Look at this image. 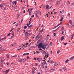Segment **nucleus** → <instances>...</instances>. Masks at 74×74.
<instances>
[{"mask_svg": "<svg viewBox=\"0 0 74 74\" xmlns=\"http://www.w3.org/2000/svg\"><path fill=\"white\" fill-rule=\"evenodd\" d=\"M61 0H57V1L56 4V5H58L60 4Z\"/></svg>", "mask_w": 74, "mask_h": 74, "instance_id": "f257e3e1", "label": "nucleus"}, {"mask_svg": "<svg viewBox=\"0 0 74 74\" xmlns=\"http://www.w3.org/2000/svg\"><path fill=\"white\" fill-rule=\"evenodd\" d=\"M38 48H42V43H39V45L38 46Z\"/></svg>", "mask_w": 74, "mask_h": 74, "instance_id": "f03ea898", "label": "nucleus"}, {"mask_svg": "<svg viewBox=\"0 0 74 74\" xmlns=\"http://www.w3.org/2000/svg\"><path fill=\"white\" fill-rule=\"evenodd\" d=\"M36 39L37 40L39 39L40 38V36L39 35V34L38 35L36 36Z\"/></svg>", "mask_w": 74, "mask_h": 74, "instance_id": "7ed1b4c3", "label": "nucleus"}, {"mask_svg": "<svg viewBox=\"0 0 74 74\" xmlns=\"http://www.w3.org/2000/svg\"><path fill=\"white\" fill-rule=\"evenodd\" d=\"M46 45H44V46H43V45H42V48L43 49H44L45 50L46 49Z\"/></svg>", "mask_w": 74, "mask_h": 74, "instance_id": "20e7f679", "label": "nucleus"}, {"mask_svg": "<svg viewBox=\"0 0 74 74\" xmlns=\"http://www.w3.org/2000/svg\"><path fill=\"white\" fill-rule=\"evenodd\" d=\"M12 3L14 5V4H15V5H16V1H13L12 2Z\"/></svg>", "mask_w": 74, "mask_h": 74, "instance_id": "39448f33", "label": "nucleus"}, {"mask_svg": "<svg viewBox=\"0 0 74 74\" xmlns=\"http://www.w3.org/2000/svg\"><path fill=\"white\" fill-rule=\"evenodd\" d=\"M64 38H65L64 36H63L62 37L61 39V40L62 41V40H63L64 39Z\"/></svg>", "mask_w": 74, "mask_h": 74, "instance_id": "423d86ee", "label": "nucleus"}, {"mask_svg": "<svg viewBox=\"0 0 74 74\" xmlns=\"http://www.w3.org/2000/svg\"><path fill=\"white\" fill-rule=\"evenodd\" d=\"M61 24H62V23H60V24H58L57 26H56L55 27H54V28H56L57 27H58L59 26V25H61Z\"/></svg>", "mask_w": 74, "mask_h": 74, "instance_id": "0eeeda50", "label": "nucleus"}, {"mask_svg": "<svg viewBox=\"0 0 74 74\" xmlns=\"http://www.w3.org/2000/svg\"><path fill=\"white\" fill-rule=\"evenodd\" d=\"M14 34H15L14 32V31H12V37L14 36Z\"/></svg>", "mask_w": 74, "mask_h": 74, "instance_id": "6e6552de", "label": "nucleus"}, {"mask_svg": "<svg viewBox=\"0 0 74 74\" xmlns=\"http://www.w3.org/2000/svg\"><path fill=\"white\" fill-rule=\"evenodd\" d=\"M10 70V69H8V70H6L5 71L6 73L8 74V73Z\"/></svg>", "mask_w": 74, "mask_h": 74, "instance_id": "1a4fd4ad", "label": "nucleus"}, {"mask_svg": "<svg viewBox=\"0 0 74 74\" xmlns=\"http://www.w3.org/2000/svg\"><path fill=\"white\" fill-rule=\"evenodd\" d=\"M46 7V9L47 10H48L49 7V5H47Z\"/></svg>", "mask_w": 74, "mask_h": 74, "instance_id": "9d476101", "label": "nucleus"}, {"mask_svg": "<svg viewBox=\"0 0 74 74\" xmlns=\"http://www.w3.org/2000/svg\"><path fill=\"white\" fill-rule=\"evenodd\" d=\"M59 63H55L54 65L55 66H58L59 64Z\"/></svg>", "mask_w": 74, "mask_h": 74, "instance_id": "9b49d317", "label": "nucleus"}, {"mask_svg": "<svg viewBox=\"0 0 74 74\" xmlns=\"http://www.w3.org/2000/svg\"><path fill=\"white\" fill-rule=\"evenodd\" d=\"M35 70H34V69H33L32 72V74H34L35 73Z\"/></svg>", "mask_w": 74, "mask_h": 74, "instance_id": "f8f14e48", "label": "nucleus"}, {"mask_svg": "<svg viewBox=\"0 0 74 74\" xmlns=\"http://www.w3.org/2000/svg\"><path fill=\"white\" fill-rule=\"evenodd\" d=\"M31 12H32V11H31V10H30L29 13V15H31Z\"/></svg>", "mask_w": 74, "mask_h": 74, "instance_id": "ddd939ff", "label": "nucleus"}, {"mask_svg": "<svg viewBox=\"0 0 74 74\" xmlns=\"http://www.w3.org/2000/svg\"><path fill=\"white\" fill-rule=\"evenodd\" d=\"M73 59H74V56H73V57L71 58L70 59V60H72Z\"/></svg>", "mask_w": 74, "mask_h": 74, "instance_id": "4468645a", "label": "nucleus"}, {"mask_svg": "<svg viewBox=\"0 0 74 74\" xmlns=\"http://www.w3.org/2000/svg\"><path fill=\"white\" fill-rule=\"evenodd\" d=\"M69 22L70 23V24H71L72 25L73 23H72V20H69Z\"/></svg>", "mask_w": 74, "mask_h": 74, "instance_id": "2eb2a0df", "label": "nucleus"}, {"mask_svg": "<svg viewBox=\"0 0 74 74\" xmlns=\"http://www.w3.org/2000/svg\"><path fill=\"white\" fill-rule=\"evenodd\" d=\"M6 56L7 58H10L9 55H8V54H6Z\"/></svg>", "mask_w": 74, "mask_h": 74, "instance_id": "dca6fc26", "label": "nucleus"}, {"mask_svg": "<svg viewBox=\"0 0 74 74\" xmlns=\"http://www.w3.org/2000/svg\"><path fill=\"white\" fill-rule=\"evenodd\" d=\"M1 61L2 63H3L5 62V60H3V59H1Z\"/></svg>", "mask_w": 74, "mask_h": 74, "instance_id": "f3484780", "label": "nucleus"}, {"mask_svg": "<svg viewBox=\"0 0 74 74\" xmlns=\"http://www.w3.org/2000/svg\"><path fill=\"white\" fill-rule=\"evenodd\" d=\"M44 64H46L47 65L48 64L46 62H44Z\"/></svg>", "mask_w": 74, "mask_h": 74, "instance_id": "a211bd4d", "label": "nucleus"}, {"mask_svg": "<svg viewBox=\"0 0 74 74\" xmlns=\"http://www.w3.org/2000/svg\"><path fill=\"white\" fill-rule=\"evenodd\" d=\"M27 55V53H24L23 54V56H24L25 55Z\"/></svg>", "mask_w": 74, "mask_h": 74, "instance_id": "6ab92c4d", "label": "nucleus"}, {"mask_svg": "<svg viewBox=\"0 0 74 74\" xmlns=\"http://www.w3.org/2000/svg\"><path fill=\"white\" fill-rule=\"evenodd\" d=\"M27 26H25V27L24 28V29L25 30L26 29H27Z\"/></svg>", "mask_w": 74, "mask_h": 74, "instance_id": "aec40b11", "label": "nucleus"}, {"mask_svg": "<svg viewBox=\"0 0 74 74\" xmlns=\"http://www.w3.org/2000/svg\"><path fill=\"white\" fill-rule=\"evenodd\" d=\"M17 55H15L14 56H12V58H14L15 57H17Z\"/></svg>", "mask_w": 74, "mask_h": 74, "instance_id": "412c9836", "label": "nucleus"}, {"mask_svg": "<svg viewBox=\"0 0 74 74\" xmlns=\"http://www.w3.org/2000/svg\"><path fill=\"white\" fill-rule=\"evenodd\" d=\"M63 17H62V18H61V19L60 20V21H62L63 19Z\"/></svg>", "mask_w": 74, "mask_h": 74, "instance_id": "4be33fe9", "label": "nucleus"}, {"mask_svg": "<svg viewBox=\"0 0 74 74\" xmlns=\"http://www.w3.org/2000/svg\"><path fill=\"white\" fill-rule=\"evenodd\" d=\"M67 69L66 68V67H64V71H66V70Z\"/></svg>", "mask_w": 74, "mask_h": 74, "instance_id": "5701e85b", "label": "nucleus"}, {"mask_svg": "<svg viewBox=\"0 0 74 74\" xmlns=\"http://www.w3.org/2000/svg\"><path fill=\"white\" fill-rule=\"evenodd\" d=\"M69 60L68 59H67V60H66V61H65L66 63H68L69 62Z\"/></svg>", "mask_w": 74, "mask_h": 74, "instance_id": "b1692460", "label": "nucleus"}, {"mask_svg": "<svg viewBox=\"0 0 74 74\" xmlns=\"http://www.w3.org/2000/svg\"><path fill=\"white\" fill-rule=\"evenodd\" d=\"M60 51V50H58V51H57V53H59V52Z\"/></svg>", "mask_w": 74, "mask_h": 74, "instance_id": "393cba45", "label": "nucleus"}, {"mask_svg": "<svg viewBox=\"0 0 74 74\" xmlns=\"http://www.w3.org/2000/svg\"><path fill=\"white\" fill-rule=\"evenodd\" d=\"M26 59H23V62H25L26 61Z\"/></svg>", "mask_w": 74, "mask_h": 74, "instance_id": "a878e982", "label": "nucleus"}, {"mask_svg": "<svg viewBox=\"0 0 74 74\" xmlns=\"http://www.w3.org/2000/svg\"><path fill=\"white\" fill-rule=\"evenodd\" d=\"M67 4H70V3L69 1H67Z\"/></svg>", "mask_w": 74, "mask_h": 74, "instance_id": "bb28decb", "label": "nucleus"}, {"mask_svg": "<svg viewBox=\"0 0 74 74\" xmlns=\"http://www.w3.org/2000/svg\"><path fill=\"white\" fill-rule=\"evenodd\" d=\"M22 60H23L22 59H21L19 60V62H20L21 63V62H22Z\"/></svg>", "mask_w": 74, "mask_h": 74, "instance_id": "cd10ccee", "label": "nucleus"}, {"mask_svg": "<svg viewBox=\"0 0 74 74\" xmlns=\"http://www.w3.org/2000/svg\"><path fill=\"white\" fill-rule=\"evenodd\" d=\"M54 71V69H51V71Z\"/></svg>", "mask_w": 74, "mask_h": 74, "instance_id": "c85d7f7f", "label": "nucleus"}, {"mask_svg": "<svg viewBox=\"0 0 74 74\" xmlns=\"http://www.w3.org/2000/svg\"><path fill=\"white\" fill-rule=\"evenodd\" d=\"M29 25H30V24H29H29H28L27 25V27H29Z\"/></svg>", "mask_w": 74, "mask_h": 74, "instance_id": "c756f323", "label": "nucleus"}, {"mask_svg": "<svg viewBox=\"0 0 74 74\" xmlns=\"http://www.w3.org/2000/svg\"><path fill=\"white\" fill-rule=\"evenodd\" d=\"M44 31V29L43 28L40 31V32H42V31Z\"/></svg>", "mask_w": 74, "mask_h": 74, "instance_id": "7c9ffc66", "label": "nucleus"}, {"mask_svg": "<svg viewBox=\"0 0 74 74\" xmlns=\"http://www.w3.org/2000/svg\"><path fill=\"white\" fill-rule=\"evenodd\" d=\"M64 29V27H62V28H61V30L62 31H63V30Z\"/></svg>", "mask_w": 74, "mask_h": 74, "instance_id": "2f4dec72", "label": "nucleus"}, {"mask_svg": "<svg viewBox=\"0 0 74 74\" xmlns=\"http://www.w3.org/2000/svg\"><path fill=\"white\" fill-rule=\"evenodd\" d=\"M54 63L53 61H52L51 62V63Z\"/></svg>", "mask_w": 74, "mask_h": 74, "instance_id": "473e14b6", "label": "nucleus"}, {"mask_svg": "<svg viewBox=\"0 0 74 74\" xmlns=\"http://www.w3.org/2000/svg\"><path fill=\"white\" fill-rule=\"evenodd\" d=\"M73 37H74V35H73L72 37L71 38V40H72V39H73Z\"/></svg>", "mask_w": 74, "mask_h": 74, "instance_id": "72a5a7b5", "label": "nucleus"}, {"mask_svg": "<svg viewBox=\"0 0 74 74\" xmlns=\"http://www.w3.org/2000/svg\"><path fill=\"white\" fill-rule=\"evenodd\" d=\"M25 34L26 35H29V34H28V32H25Z\"/></svg>", "mask_w": 74, "mask_h": 74, "instance_id": "f704fd0d", "label": "nucleus"}, {"mask_svg": "<svg viewBox=\"0 0 74 74\" xmlns=\"http://www.w3.org/2000/svg\"><path fill=\"white\" fill-rule=\"evenodd\" d=\"M68 16H69V17H70L71 15L70 14H68Z\"/></svg>", "mask_w": 74, "mask_h": 74, "instance_id": "c9c22d12", "label": "nucleus"}, {"mask_svg": "<svg viewBox=\"0 0 74 74\" xmlns=\"http://www.w3.org/2000/svg\"><path fill=\"white\" fill-rule=\"evenodd\" d=\"M10 35H11V33H9V34L8 35V36H10Z\"/></svg>", "mask_w": 74, "mask_h": 74, "instance_id": "e433bc0d", "label": "nucleus"}, {"mask_svg": "<svg viewBox=\"0 0 74 74\" xmlns=\"http://www.w3.org/2000/svg\"><path fill=\"white\" fill-rule=\"evenodd\" d=\"M61 7H62V8H63V7H64L63 5H62L61 6Z\"/></svg>", "mask_w": 74, "mask_h": 74, "instance_id": "4c0bfd02", "label": "nucleus"}, {"mask_svg": "<svg viewBox=\"0 0 74 74\" xmlns=\"http://www.w3.org/2000/svg\"><path fill=\"white\" fill-rule=\"evenodd\" d=\"M24 29L23 30V31H24V33H25V31H26V30H25V29Z\"/></svg>", "mask_w": 74, "mask_h": 74, "instance_id": "58836bf2", "label": "nucleus"}, {"mask_svg": "<svg viewBox=\"0 0 74 74\" xmlns=\"http://www.w3.org/2000/svg\"><path fill=\"white\" fill-rule=\"evenodd\" d=\"M4 40V38H2V39H1V40Z\"/></svg>", "mask_w": 74, "mask_h": 74, "instance_id": "ea45409f", "label": "nucleus"}, {"mask_svg": "<svg viewBox=\"0 0 74 74\" xmlns=\"http://www.w3.org/2000/svg\"><path fill=\"white\" fill-rule=\"evenodd\" d=\"M32 27V25H30L29 27V28H31Z\"/></svg>", "mask_w": 74, "mask_h": 74, "instance_id": "a19ab883", "label": "nucleus"}, {"mask_svg": "<svg viewBox=\"0 0 74 74\" xmlns=\"http://www.w3.org/2000/svg\"><path fill=\"white\" fill-rule=\"evenodd\" d=\"M29 25H30V23H31V21H30H30H29Z\"/></svg>", "mask_w": 74, "mask_h": 74, "instance_id": "79ce46f5", "label": "nucleus"}, {"mask_svg": "<svg viewBox=\"0 0 74 74\" xmlns=\"http://www.w3.org/2000/svg\"><path fill=\"white\" fill-rule=\"evenodd\" d=\"M34 15H32L31 17L32 18H33V17H34Z\"/></svg>", "mask_w": 74, "mask_h": 74, "instance_id": "37998d69", "label": "nucleus"}, {"mask_svg": "<svg viewBox=\"0 0 74 74\" xmlns=\"http://www.w3.org/2000/svg\"><path fill=\"white\" fill-rule=\"evenodd\" d=\"M0 6L1 7H3V5H1L0 4Z\"/></svg>", "mask_w": 74, "mask_h": 74, "instance_id": "c03bdc74", "label": "nucleus"}, {"mask_svg": "<svg viewBox=\"0 0 74 74\" xmlns=\"http://www.w3.org/2000/svg\"><path fill=\"white\" fill-rule=\"evenodd\" d=\"M23 13H25V10H24Z\"/></svg>", "mask_w": 74, "mask_h": 74, "instance_id": "a18cd8bd", "label": "nucleus"}, {"mask_svg": "<svg viewBox=\"0 0 74 74\" xmlns=\"http://www.w3.org/2000/svg\"><path fill=\"white\" fill-rule=\"evenodd\" d=\"M47 66H45V68L46 69L47 68Z\"/></svg>", "mask_w": 74, "mask_h": 74, "instance_id": "49530a36", "label": "nucleus"}, {"mask_svg": "<svg viewBox=\"0 0 74 74\" xmlns=\"http://www.w3.org/2000/svg\"><path fill=\"white\" fill-rule=\"evenodd\" d=\"M36 53H39V51H36Z\"/></svg>", "mask_w": 74, "mask_h": 74, "instance_id": "de8ad7c7", "label": "nucleus"}, {"mask_svg": "<svg viewBox=\"0 0 74 74\" xmlns=\"http://www.w3.org/2000/svg\"><path fill=\"white\" fill-rule=\"evenodd\" d=\"M35 64H36V66H38V63H36Z\"/></svg>", "mask_w": 74, "mask_h": 74, "instance_id": "09e8293b", "label": "nucleus"}, {"mask_svg": "<svg viewBox=\"0 0 74 74\" xmlns=\"http://www.w3.org/2000/svg\"><path fill=\"white\" fill-rule=\"evenodd\" d=\"M54 36H56V33H54Z\"/></svg>", "mask_w": 74, "mask_h": 74, "instance_id": "8fccbe9b", "label": "nucleus"}, {"mask_svg": "<svg viewBox=\"0 0 74 74\" xmlns=\"http://www.w3.org/2000/svg\"><path fill=\"white\" fill-rule=\"evenodd\" d=\"M21 29L20 28H18V31H20V30Z\"/></svg>", "mask_w": 74, "mask_h": 74, "instance_id": "3c124183", "label": "nucleus"}, {"mask_svg": "<svg viewBox=\"0 0 74 74\" xmlns=\"http://www.w3.org/2000/svg\"><path fill=\"white\" fill-rule=\"evenodd\" d=\"M29 56H27V59H29Z\"/></svg>", "mask_w": 74, "mask_h": 74, "instance_id": "603ef678", "label": "nucleus"}, {"mask_svg": "<svg viewBox=\"0 0 74 74\" xmlns=\"http://www.w3.org/2000/svg\"><path fill=\"white\" fill-rule=\"evenodd\" d=\"M30 10V8H28V10H27V11H28V12Z\"/></svg>", "mask_w": 74, "mask_h": 74, "instance_id": "864d4df0", "label": "nucleus"}, {"mask_svg": "<svg viewBox=\"0 0 74 74\" xmlns=\"http://www.w3.org/2000/svg\"><path fill=\"white\" fill-rule=\"evenodd\" d=\"M23 19H22V21H21V23H22L23 21Z\"/></svg>", "mask_w": 74, "mask_h": 74, "instance_id": "5fc2aeb1", "label": "nucleus"}, {"mask_svg": "<svg viewBox=\"0 0 74 74\" xmlns=\"http://www.w3.org/2000/svg\"><path fill=\"white\" fill-rule=\"evenodd\" d=\"M7 38V36H5V37H4V39H6Z\"/></svg>", "mask_w": 74, "mask_h": 74, "instance_id": "6e6d98bb", "label": "nucleus"}, {"mask_svg": "<svg viewBox=\"0 0 74 74\" xmlns=\"http://www.w3.org/2000/svg\"><path fill=\"white\" fill-rule=\"evenodd\" d=\"M32 10H33V8H31V11H32Z\"/></svg>", "mask_w": 74, "mask_h": 74, "instance_id": "4d7b16f0", "label": "nucleus"}, {"mask_svg": "<svg viewBox=\"0 0 74 74\" xmlns=\"http://www.w3.org/2000/svg\"><path fill=\"white\" fill-rule=\"evenodd\" d=\"M36 16H37L38 17V15H37V14H36Z\"/></svg>", "mask_w": 74, "mask_h": 74, "instance_id": "13d9d810", "label": "nucleus"}, {"mask_svg": "<svg viewBox=\"0 0 74 74\" xmlns=\"http://www.w3.org/2000/svg\"><path fill=\"white\" fill-rule=\"evenodd\" d=\"M56 14V12H54L53 14Z\"/></svg>", "mask_w": 74, "mask_h": 74, "instance_id": "bf43d9fd", "label": "nucleus"}, {"mask_svg": "<svg viewBox=\"0 0 74 74\" xmlns=\"http://www.w3.org/2000/svg\"><path fill=\"white\" fill-rule=\"evenodd\" d=\"M28 43H26V45L27 46L28 45Z\"/></svg>", "mask_w": 74, "mask_h": 74, "instance_id": "052dcab7", "label": "nucleus"}, {"mask_svg": "<svg viewBox=\"0 0 74 74\" xmlns=\"http://www.w3.org/2000/svg\"><path fill=\"white\" fill-rule=\"evenodd\" d=\"M32 18H30V21H32Z\"/></svg>", "mask_w": 74, "mask_h": 74, "instance_id": "680f3d73", "label": "nucleus"}, {"mask_svg": "<svg viewBox=\"0 0 74 74\" xmlns=\"http://www.w3.org/2000/svg\"><path fill=\"white\" fill-rule=\"evenodd\" d=\"M39 50H42V49L41 48H39Z\"/></svg>", "mask_w": 74, "mask_h": 74, "instance_id": "e2e57ef3", "label": "nucleus"}, {"mask_svg": "<svg viewBox=\"0 0 74 74\" xmlns=\"http://www.w3.org/2000/svg\"><path fill=\"white\" fill-rule=\"evenodd\" d=\"M34 59L35 60H37L36 59V58H34Z\"/></svg>", "mask_w": 74, "mask_h": 74, "instance_id": "0e129e2a", "label": "nucleus"}, {"mask_svg": "<svg viewBox=\"0 0 74 74\" xmlns=\"http://www.w3.org/2000/svg\"><path fill=\"white\" fill-rule=\"evenodd\" d=\"M9 65V63H7V66H8Z\"/></svg>", "mask_w": 74, "mask_h": 74, "instance_id": "69168bd1", "label": "nucleus"}, {"mask_svg": "<svg viewBox=\"0 0 74 74\" xmlns=\"http://www.w3.org/2000/svg\"><path fill=\"white\" fill-rule=\"evenodd\" d=\"M42 66H44V63H42Z\"/></svg>", "mask_w": 74, "mask_h": 74, "instance_id": "338daca9", "label": "nucleus"}, {"mask_svg": "<svg viewBox=\"0 0 74 74\" xmlns=\"http://www.w3.org/2000/svg\"><path fill=\"white\" fill-rule=\"evenodd\" d=\"M43 58H41V60H43Z\"/></svg>", "mask_w": 74, "mask_h": 74, "instance_id": "774afa93", "label": "nucleus"}]
</instances>
